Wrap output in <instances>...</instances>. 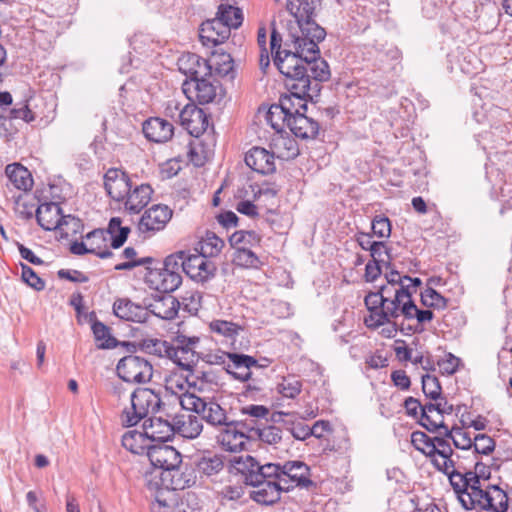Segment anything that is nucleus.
<instances>
[{"label":"nucleus","instance_id":"nucleus-2","mask_svg":"<svg viewBox=\"0 0 512 512\" xmlns=\"http://www.w3.org/2000/svg\"><path fill=\"white\" fill-rule=\"evenodd\" d=\"M233 465L247 485L253 487L250 498L261 505H273L281 498L282 492H288L289 486L278 478V466L275 463H260L251 455L234 457Z\"/></svg>","mask_w":512,"mask_h":512},{"label":"nucleus","instance_id":"nucleus-55","mask_svg":"<svg viewBox=\"0 0 512 512\" xmlns=\"http://www.w3.org/2000/svg\"><path fill=\"white\" fill-rule=\"evenodd\" d=\"M171 342L161 339H144L142 341V348L145 352L158 357L167 358L171 347Z\"/></svg>","mask_w":512,"mask_h":512},{"label":"nucleus","instance_id":"nucleus-43","mask_svg":"<svg viewBox=\"0 0 512 512\" xmlns=\"http://www.w3.org/2000/svg\"><path fill=\"white\" fill-rule=\"evenodd\" d=\"M196 468L201 476L213 477L224 469V458L218 454L202 456L196 463Z\"/></svg>","mask_w":512,"mask_h":512},{"label":"nucleus","instance_id":"nucleus-18","mask_svg":"<svg viewBox=\"0 0 512 512\" xmlns=\"http://www.w3.org/2000/svg\"><path fill=\"white\" fill-rule=\"evenodd\" d=\"M227 361H223L224 368L234 379L247 382L251 379L253 367H260L258 361L249 355L239 353H226Z\"/></svg>","mask_w":512,"mask_h":512},{"label":"nucleus","instance_id":"nucleus-56","mask_svg":"<svg viewBox=\"0 0 512 512\" xmlns=\"http://www.w3.org/2000/svg\"><path fill=\"white\" fill-rule=\"evenodd\" d=\"M81 229L82 223L80 219L72 215H64L63 220L57 228L60 233V237L65 239L76 235L81 231Z\"/></svg>","mask_w":512,"mask_h":512},{"label":"nucleus","instance_id":"nucleus-33","mask_svg":"<svg viewBox=\"0 0 512 512\" xmlns=\"http://www.w3.org/2000/svg\"><path fill=\"white\" fill-rule=\"evenodd\" d=\"M113 312L120 319L143 323L149 318L147 308L133 303L129 299H118L113 304Z\"/></svg>","mask_w":512,"mask_h":512},{"label":"nucleus","instance_id":"nucleus-10","mask_svg":"<svg viewBox=\"0 0 512 512\" xmlns=\"http://www.w3.org/2000/svg\"><path fill=\"white\" fill-rule=\"evenodd\" d=\"M199 342L200 338L196 336L177 335L171 344L167 358L183 370L191 371L198 360L195 349Z\"/></svg>","mask_w":512,"mask_h":512},{"label":"nucleus","instance_id":"nucleus-28","mask_svg":"<svg viewBox=\"0 0 512 512\" xmlns=\"http://www.w3.org/2000/svg\"><path fill=\"white\" fill-rule=\"evenodd\" d=\"M173 421L169 422L161 417H151L143 424V432L146 437L152 442L159 443L166 442L175 434Z\"/></svg>","mask_w":512,"mask_h":512},{"label":"nucleus","instance_id":"nucleus-30","mask_svg":"<svg viewBox=\"0 0 512 512\" xmlns=\"http://www.w3.org/2000/svg\"><path fill=\"white\" fill-rule=\"evenodd\" d=\"M287 126L296 137L301 139H315L320 129L319 123L307 116L306 112L287 118Z\"/></svg>","mask_w":512,"mask_h":512},{"label":"nucleus","instance_id":"nucleus-26","mask_svg":"<svg viewBox=\"0 0 512 512\" xmlns=\"http://www.w3.org/2000/svg\"><path fill=\"white\" fill-rule=\"evenodd\" d=\"M145 137L155 143H165L174 135V126L171 122L160 118L150 117L142 125Z\"/></svg>","mask_w":512,"mask_h":512},{"label":"nucleus","instance_id":"nucleus-63","mask_svg":"<svg viewBox=\"0 0 512 512\" xmlns=\"http://www.w3.org/2000/svg\"><path fill=\"white\" fill-rule=\"evenodd\" d=\"M182 94L174 96L165 103L164 113L167 117L178 119L180 121V114L182 113L183 106Z\"/></svg>","mask_w":512,"mask_h":512},{"label":"nucleus","instance_id":"nucleus-5","mask_svg":"<svg viewBox=\"0 0 512 512\" xmlns=\"http://www.w3.org/2000/svg\"><path fill=\"white\" fill-rule=\"evenodd\" d=\"M161 397L150 388L138 387L129 394V404L121 413V422L126 427L137 425L150 413L160 409Z\"/></svg>","mask_w":512,"mask_h":512},{"label":"nucleus","instance_id":"nucleus-22","mask_svg":"<svg viewBox=\"0 0 512 512\" xmlns=\"http://www.w3.org/2000/svg\"><path fill=\"white\" fill-rule=\"evenodd\" d=\"M182 94H184L188 100H196L200 104H208L215 99L217 86L206 77L196 80H186L182 85Z\"/></svg>","mask_w":512,"mask_h":512},{"label":"nucleus","instance_id":"nucleus-3","mask_svg":"<svg viewBox=\"0 0 512 512\" xmlns=\"http://www.w3.org/2000/svg\"><path fill=\"white\" fill-rule=\"evenodd\" d=\"M147 457L152 465L151 471L145 474L149 488L164 486L185 489L190 485V479H186L184 473L179 469L182 456L173 446L163 443L152 444L147 452Z\"/></svg>","mask_w":512,"mask_h":512},{"label":"nucleus","instance_id":"nucleus-58","mask_svg":"<svg viewBox=\"0 0 512 512\" xmlns=\"http://www.w3.org/2000/svg\"><path fill=\"white\" fill-rule=\"evenodd\" d=\"M422 390L427 397L433 400L439 399L441 396V386L438 378L430 374L423 375Z\"/></svg>","mask_w":512,"mask_h":512},{"label":"nucleus","instance_id":"nucleus-12","mask_svg":"<svg viewBox=\"0 0 512 512\" xmlns=\"http://www.w3.org/2000/svg\"><path fill=\"white\" fill-rule=\"evenodd\" d=\"M173 211L167 206L156 204L147 209L138 222V231L147 237L163 230L172 218Z\"/></svg>","mask_w":512,"mask_h":512},{"label":"nucleus","instance_id":"nucleus-57","mask_svg":"<svg viewBox=\"0 0 512 512\" xmlns=\"http://www.w3.org/2000/svg\"><path fill=\"white\" fill-rule=\"evenodd\" d=\"M421 302L424 306L436 309H444L447 300L433 288H427L421 293Z\"/></svg>","mask_w":512,"mask_h":512},{"label":"nucleus","instance_id":"nucleus-6","mask_svg":"<svg viewBox=\"0 0 512 512\" xmlns=\"http://www.w3.org/2000/svg\"><path fill=\"white\" fill-rule=\"evenodd\" d=\"M181 407L189 412H194L213 427H223L231 424V419L223 408L213 398L199 397L191 393H183L179 397Z\"/></svg>","mask_w":512,"mask_h":512},{"label":"nucleus","instance_id":"nucleus-64","mask_svg":"<svg viewBox=\"0 0 512 512\" xmlns=\"http://www.w3.org/2000/svg\"><path fill=\"white\" fill-rule=\"evenodd\" d=\"M460 364V359L451 353L445 355V357L438 362V365L442 373L447 375L454 374Z\"/></svg>","mask_w":512,"mask_h":512},{"label":"nucleus","instance_id":"nucleus-46","mask_svg":"<svg viewBox=\"0 0 512 512\" xmlns=\"http://www.w3.org/2000/svg\"><path fill=\"white\" fill-rule=\"evenodd\" d=\"M303 383L295 375L283 376L276 385V391L283 398L295 399L302 391Z\"/></svg>","mask_w":512,"mask_h":512},{"label":"nucleus","instance_id":"nucleus-61","mask_svg":"<svg viewBox=\"0 0 512 512\" xmlns=\"http://www.w3.org/2000/svg\"><path fill=\"white\" fill-rule=\"evenodd\" d=\"M474 452L477 454L488 455L495 448V441L486 434H477L473 439Z\"/></svg>","mask_w":512,"mask_h":512},{"label":"nucleus","instance_id":"nucleus-25","mask_svg":"<svg viewBox=\"0 0 512 512\" xmlns=\"http://www.w3.org/2000/svg\"><path fill=\"white\" fill-rule=\"evenodd\" d=\"M246 424L242 421L231 420V424L224 425L225 429L218 435V442L228 452H238L244 449L248 437L238 427Z\"/></svg>","mask_w":512,"mask_h":512},{"label":"nucleus","instance_id":"nucleus-60","mask_svg":"<svg viewBox=\"0 0 512 512\" xmlns=\"http://www.w3.org/2000/svg\"><path fill=\"white\" fill-rule=\"evenodd\" d=\"M21 278L31 288L41 291L45 288V282L28 265L21 263Z\"/></svg>","mask_w":512,"mask_h":512},{"label":"nucleus","instance_id":"nucleus-38","mask_svg":"<svg viewBox=\"0 0 512 512\" xmlns=\"http://www.w3.org/2000/svg\"><path fill=\"white\" fill-rule=\"evenodd\" d=\"M155 490V500L151 504V512H173L177 504L175 491L177 489L159 486Z\"/></svg>","mask_w":512,"mask_h":512},{"label":"nucleus","instance_id":"nucleus-23","mask_svg":"<svg viewBox=\"0 0 512 512\" xmlns=\"http://www.w3.org/2000/svg\"><path fill=\"white\" fill-rule=\"evenodd\" d=\"M435 449L433 452V466L439 472L444 473L450 480V475L455 473L456 463L453 460L454 451L449 443V439L443 435L434 437Z\"/></svg>","mask_w":512,"mask_h":512},{"label":"nucleus","instance_id":"nucleus-54","mask_svg":"<svg viewBox=\"0 0 512 512\" xmlns=\"http://www.w3.org/2000/svg\"><path fill=\"white\" fill-rule=\"evenodd\" d=\"M137 252L133 247H127L121 253V257L127 259L126 262L115 265V270H131L134 267L142 266L151 263L153 259L151 257H144L136 259Z\"/></svg>","mask_w":512,"mask_h":512},{"label":"nucleus","instance_id":"nucleus-31","mask_svg":"<svg viewBox=\"0 0 512 512\" xmlns=\"http://www.w3.org/2000/svg\"><path fill=\"white\" fill-rule=\"evenodd\" d=\"M245 163L261 174H270L276 169L272 152L261 147L251 148L245 155Z\"/></svg>","mask_w":512,"mask_h":512},{"label":"nucleus","instance_id":"nucleus-52","mask_svg":"<svg viewBox=\"0 0 512 512\" xmlns=\"http://www.w3.org/2000/svg\"><path fill=\"white\" fill-rule=\"evenodd\" d=\"M92 331L100 349H110L116 346V340L110 335V329L102 322L96 320L92 324Z\"/></svg>","mask_w":512,"mask_h":512},{"label":"nucleus","instance_id":"nucleus-1","mask_svg":"<svg viewBox=\"0 0 512 512\" xmlns=\"http://www.w3.org/2000/svg\"><path fill=\"white\" fill-rule=\"evenodd\" d=\"M487 464L476 462L474 471H462L457 468L450 475V484L465 510L488 512H506L508 496L496 485L487 484L490 478Z\"/></svg>","mask_w":512,"mask_h":512},{"label":"nucleus","instance_id":"nucleus-39","mask_svg":"<svg viewBox=\"0 0 512 512\" xmlns=\"http://www.w3.org/2000/svg\"><path fill=\"white\" fill-rule=\"evenodd\" d=\"M151 445L144 432L130 430L122 436V446L133 454L147 455Z\"/></svg>","mask_w":512,"mask_h":512},{"label":"nucleus","instance_id":"nucleus-36","mask_svg":"<svg viewBox=\"0 0 512 512\" xmlns=\"http://www.w3.org/2000/svg\"><path fill=\"white\" fill-rule=\"evenodd\" d=\"M420 424L430 432H437L439 435L448 428L444 424L443 415L439 411V406L434 403H428L421 407Z\"/></svg>","mask_w":512,"mask_h":512},{"label":"nucleus","instance_id":"nucleus-17","mask_svg":"<svg viewBox=\"0 0 512 512\" xmlns=\"http://www.w3.org/2000/svg\"><path fill=\"white\" fill-rule=\"evenodd\" d=\"M145 281L150 288L156 291L170 293L179 287L182 282V277L177 271L159 267L148 269L145 275Z\"/></svg>","mask_w":512,"mask_h":512},{"label":"nucleus","instance_id":"nucleus-13","mask_svg":"<svg viewBox=\"0 0 512 512\" xmlns=\"http://www.w3.org/2000/svg\"><path fill=\"white\" fill-rule=\"evenodd\" d=\"M321 5V0H301V13L299 20V36L304 39L324 40L326 31L314 20L317 9Z\"/></svg>","mask_w":512,"mask_h":512},{"label":"nucleus","instance_id":"nucleus-11","mask_svg":"<svg viewBox=\"0 0 512 512\" xmlns=\"http://www.w3.org/2000/svg\"><path fill=\"white\" fill-rule=\"evenodd\" d=\"M229 12L234 13V22L230 20L228 23H223L221 19L216 17L201 24L199 37L203 45L216 46L222 44L229 38L231 29L239 27L238 11L230 10Z\"/></svg>","mask_w":512,"mask_h":512},{"label":"nucleus","instance_id":"nucleus-40","mask_svg":"<svg viewBox=\"0 0 512 512\" xmlns=\"http://www.w3.org/2000/svg\"><path fill=\"white\" fill-rule=\"evenodd\" d=\"M85 239L90 247L91 254H95L99 258H110L113 253L108 247V237H106L105 229H95L86 234Z\"/></svg>","mask_w":512,"mask_h":512},{"label":"nucleus","instance_id":"nucleus-41","mask_svg":"<svg viewBox=\"0 0 512 512\" xmlns=\"http://www.w3.org/2000/svg\"><path fill=\"white\" fill-rule=\"evenodd\" d=\"M211 75L214 73L219 77H234V62L230 54L214 51L209 58Z\"/></svg>","mask_w":512,"mask_h":512},{"label":"nucleus","instance_id":"nucleus-4","mask_svg":"<svg viewBox=\"0 0 512 512\" xmlns=\"http://www.w3.org/2000/svg\"><path fill=\"white\" fill-rule=\"evenodd\" d=\"M306 41L303 36L297 35L293 39L294 50H281L282 38L280 34L275 29L271 33L270 50L274 55V63L279 72L285 76V85L295 84L300 79L310 80L305 66L308 46L303 44Z\"/></svg>","mask_w":512,"mask_h":512},{"label":"nucleus","instance_id":"nucleus-45","mask_svg":"<svg viewBox=\"0 0 512 512\" xmlns=\"http://www.w3.org/2000/svg\"><path fill=\"white\" fill-rule=\"evenodd\" d=\"M260 241L261 237L253 230H238L229 237V243L235 250L250 249Z\"/></svg>","mask_w":512,"mask_h":512},{"label":"nucleus","instance_id":"nucleus-49","mask_svg":"<svg viewBox=\"0 0 512 512\" xmlns=\"http://www.w3.org/2000/svg\"><path fill=\"white\" fill-rule=\"evenodd\" d=\"M411 443L416 450L428 457L433 464L434 437L431 438L422 431H414L411 434Z\"/></svg>","mask_w":512,"mask_h":512},{"label":"nucleus","instance_id":"nucleus-59","mask_svg":"<svg viewBox=\"0 0 512 512\" xmlns=\"http://www.w3.org/2000/svg\"><path fill=\"white\" fill-rule=\"evenodd\" d=\"M372 234L378 238H389L391 235V222L384 215H377L371 223Z\"/></svg>","mask_w":512,"mask_h":512},{"label":"nucleus","instance_id":"nucleus-9","mask_svg":"<svg viewBox=\"0 0 512 512\" xmlns=\"http://www.w3.org/2000/svg\"><path fill=\"white\" fill-rule=\"evenodd\" d=\"M117 375L127 383H147L153 376V366L144 357L127 355L116 366Z\"/></svg>","mask_w":512,"mask_h":512},{"label":"nucleus","instance_id":"nucleus-34","mask_svg":"<svg viewBox=\"0 0 512 512\" xmlns=\"http://www.w3.org/2000/svg\"><path fill=\"white\" fill-rule=\"evenodd\" d=\"M63 217L62 209L55 202L42 203L36 210L38 224L47 231L57 230Z\"/></svg>","mask_w":512,"mask_h":512},{"label":"nucleus","instance_id":"nucleus-16","mask_svg":"<svg viewBox=\"0 0 512 512\" xmlns=\"http://www.w3.org/2000/svg\"><path fill=\"white\" fill-rule=\"evenodd\" d=\"M179 123L191 136L196 138L201 136L209 126L207 114L191 102L183 106Z\"/></svg>","mask_w":512,"mask_h":512},{"label":"nucleus","instance_id":"nucleus-15","mask_svg":"<svg viewBox=\"0 0 512 512\" xmlns=\"http://www.w3.org/2000/svg\"><path fill=\"white\" fill-rule=\"evenodd\" d=\"M196 253L186 251L184 272L192 280L196 282H206L214 276L216 266L213 261L209 260L198 249Z\"/></svg>","mask_w":512,"mask_h":512},{"label":"nucleus","instance_id":"nucleus-19","mask_svg":"<svg viewBox=\"0 0 512 512\" xmlns=\"http://www.w3.org/2000/svg\"><path fill=\"white\" fill-rule=\"evenodd\" d=\"M385 299L379 292H370L365 296L364 303L369 314L364 317V323L369 329H378L393 319L386 311Z\"/></svg>","mask_w":512,"mask_h":512},{"label":"nucleus","instance_id":"nucleus-37","mask_svg":"<svg viewBox=\"0 0 512 512\" xmlns=\"http://www.w3.org/2000/svg\"><path fill=\"white\" fill-rule=\"evenodd\" d=\"M9 182L18 190L28 191L33 186L31 173L19 163L9 164L5 169Z\"/></svg>","mask_w":512,"mask_h":512},{"label":"nucleus","instance_id":"nucleus-21","mask_svg":"<svg viewBox=\"0 0 512 512\" xmlns=\"http://www.w3.org/2000/svg\"><path fill=\"white\" fill-rule=\"evenodd\" d=\"M378 292L380 295H383L386 311L393 319L400 316L401 307H403L406 300L410 299L412 296L410 285H400L398 287L393 285H384L381 286Z\"/></svg>","mask_w":512,"mask_h":512},{"label":"nucleus","instance_id":"nucleus-8","mask_svg":"<svg viewBox=\"0 0 512 512\" xmlns=\"http://www.w3.org/2000/svg\"><path fill=\"white\" fill-rule=\"evenodd\" d=\"M55 109L48 107L45 99L30 97L21 103H17L9 111L10 120L21 119L26 123L39 121V124L48 125L54 119Z\"/></svg>","mask_w":512,"mask_h":512},{"label":"nucleus","instance_id":"nucleus-53","mask_svg":"<svg viewBox=\"0 0 512 512\" xmlns=\"http://www.w3.org/2000/svg\"><path fill=\"white\" fill-rule=\"evenodd\" d=\"M233 263L243 268H259L261 261L258 256L250 249H237L233 255Z\"/></svg>","mask_w":512,"mask_h":512},{"label":"nucleus","instance_id":"nucleus-51","mask_svg":"<svg viewBox=\"0 0 512 512\" xmlns=\"http://www.w3.org/2000/svg\"><path fill=\"white\" fill-rule=\"evenodd\" d=\"M441 435L452 440L454 446L458 449L468 450L473 446V440L470 434L460 427H452L451 429L445 428V431H443Z\"/></svg>","mask_w":512,"mask_h":512},{"label":"nucleus","instance_id":"nucleus-7","mask_svg":"<svg viewBox=\"0 0 512 512\" xmlns=\"http://www.w3.org/2000/svg\"><path fill=\"white\" fill-rule=\"evenodd\" d=\"M311 80L300 79L286 86L288 93L281 95L278 104L270 106V118L273 116L291 118L307 111V97H310Z\"/></svg>","mask_w":512,"mask_h":512},{"label":"nucleus","instance_id":"nucleus-20","mask_svg":"<svg viewBox=\"0 0 512 512\" xmlns=\"http://www.w3.org/2000/svg\"><path fill=\"white\" fill-rule=\"evenodd\" d=\"M303 45L308 46V52L306 56L305 66L307 67V71H310V78H313L316 81H327L330 76V69L328 63L320 58V50L318 44L323 40H315L308 39Z\"/></svg>","mask_w":512,"mask_h":512},{"label":"nucleus","instance_id":"nucleus-62","mask_svg":"<svg viewBox=\"0 0 512 512\" xmlns=\"http://www.w3.org/2000/svg\"><path fill=\"white\" fill-rule=\"evenodd\" d=\"M186 251H178L174 254L168 255L162 266L164 269L177 271L179 273L180 268L184 271Z\"/></svg>","mask_w":512,"mask_h":512},{"label":"nucleus","instance_id":"nucleus-42","mask_svg":"<svg viewBox=\"0 0 512 512\" xmlns=\"http://www.w3.org/2000/svg\"><path fill=\"white\" fill-rule=\"evenodd\" d=\"M247 430L253 433V436H257L259 440L264 443L275 445L282 440V430L274 425H268L259 427L256 420H251L247 424Z\"/></svg>","mask_w":512,"mask_h":512},{"label":"nucleus","instance_id":"nucleus-47","mask_svg":"<svg viewBox=\"0 0 512 512\" xmlns=\"http://www.w3.org/2000/svg\"><path fill=\"white\" fill-rule=\"evenodd\" d=\"M209 328L211 332L230 341H234L240 332L243 331V327L241 325L222 319H215L211 321Z\"/></svg>","mask_w":512,"mask_h":512},{"label":"nucleus","instance_id":"nucleus-35","mask_svg":"<svg viewBox=\"0 0 512 512\" xmlns=\"http://www.w3.org/2000/svg\"><path fill=\"white\" fill-rule=\"evenodd\" d=\"M153 190L148 184L133 185L125 197V208L131 213L140 212L151 200Z\"/></svg>","mask_w":512,"mask_h":512},{"label":"nucleus","instance_id":"nucleus-50","mask_svg":"<svg viewBox=\"0 0 512 512\" xmlns=\"http://www.w3.org/2000/svg\"><path fill=\"white\" fill-rule=\"evenodd\" d=\"M400 315L404 316V318L408 320L417 319L419 324L430 322L434 317V314L431 310L418 309V307L413 302L412 297L407 299L406 303H404L403 307H401Z\"/></svg>","mask_w":512,"mask_h":512},{"label":"nucleus","instance_id":"nucleus-44","mask_svg":"<svg viewBox=\"0 0 512 512\" xmlns=\"http://www.w3.org/2000/svg\"><path fill=\"white\" fill-rule=\"evenodd\" d=\"M106 237L111 242L112 248H120L127 240L130 228L122 226V220L119 217L110 219L107 229H105Z\"/></svg>","mask_w":512,"mask_h":512},{"label":"nucleus","instance_id":"nucleus-24","mask_svg":"<svg viewBox=\"0 0 512 512\" xmlns=\"http://www.w3.org/2000/svg\"><path fill=\"white\" fill-rule=\"evenodd\" d=\"M104 186L108 195L115 201H123L133 187L129 175L116 168L109 169L104 175Z\"/></svg>","mask_w":512,"mask_h":512},{"label":"nucleus","instance_id":"nucleus-27","mask_svg":"<svg viewBox=\"0 0 512 512\" xmlns=\"http://www.w3.org/2000/svg\"><path fill=\"white\" fill-rule=\"evenodd\" d=\"M270 150L274 158L292 160L299 155V147L287 132H275L271 138Z\"/></svg>","mask_w":512,"mask_h":512},{"label":"nucleus","instance_id":"nucleus-48","mask_svg":"<svg viewBox=\"0 0 512 512\" xmlns=\"http://www.w3.org/2000/svg\"><path fill=\"white\" fill-rule=\"evenodd\" d=\"M224 241L218 237L214 232H206L205 236L199 242V252L205 257H215L222 251Z\"/></svg>","mask_w":512,"mask_h":512},{"label":"nucleus","instance_id":"nucleus-32","mask_svg":"<svg viewBox=\"0 0 512 512\" xmlns=\"http://www.w3.org/2000/svg\"><path fill=\"white\" fill-rule=\"evenodd\" d=\"M180 70L191 79L196 80L211 75L209 59H204L197 54L189 53L179 59Z\"/></svg>","mask_w":512,"mask_h":512},{"label":"nucleus","instance_id":"nucleus-14","mask_svg":"<svg viewBox=\"0 0 512 512\" xmlns=\"http://www.w3.org/2000/svg\"><path fill=\"white\" fill-rule=\"evenodd\" d=\"M279 471L278 478L284 480L289 486V491L294 487L308 488L313 484L310 479V467L302 461H287L283 465L275 463Z\"/></svg>","mask_w":512,"mask_h":512},{"label":"nucleus","instance_id":"nucleus-29","mask_svg":"<svg viewBox=\"0 0 512 512\" xmlns=\"http://www.w3.org/2000/svg\"><path fill=\"white\" fill-rule=\"evenodd\" d=\"M173 424L174 432L187 439L197 438L203 430L200 416L189 411L176 415L173 418Z\"/></svg>","mask_w":512,"mask_h":512}]
</instances>
